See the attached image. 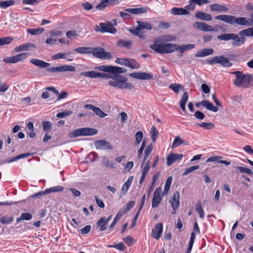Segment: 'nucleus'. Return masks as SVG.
<instances>
[{"instance_id": "nucleus-38", "label": "nucleus", "mask_w": 253, "mask_h": 253, "mask_svg": "<svg viewBox=\"0 0 253 253\" xmlns=\"http://www.w3.org/2000/svg\"><path fill=\"white\" fill-rule=\"evenodd\" d=\"M95 70H98L100 71H103L105 72H108L110 73H112L113 72V66H106V65H101L94 67Z\"/></svg>"}, {"instance_id": "nucleus-53", "label": "nucleus", "mask_w": 253, "mask_h": 253, "mask_svg": "<svg viewBox=\"0 0 253 253\" xmlns=\"http://www.w3.org/2000/svg\"><path fill=\"white\" fill-rule=\"evenodd\" d=\"M113 72L114 75H117L118 73H123L127 71L126 69L123 67H119L113 66Z\"/></svg>"}, {"instance_id": "nucleus-42", "label": "nucleus", "mask_w": 253, "mask_h": 253, "mask_svg": "<svg viewBox=\"0 0 253 253\" xmlns=\"http://www.w3.org/2000/svg\"><path fill=\"white\" fill-rule=\"evenodd\" d=\"M63 190L64 187L63 186L58 185L46 189L45 190V193L49 194L52 192H62Z\"/></svg>"}, {"instance_id": "nucleus-29", "label": "nucleus", "mask_w": 253, "mask_h": 253, "mask_svg": "<svg viewBox=\"0 0 253 253\" xmlns=\"http://www.w3.org/2000/svg\"><path fill=\"white\" fill-rule=\"evenodd\" d=\"M195 16L201 20L210 21L212 19V17L210 14L201 11L197 12L195 14Z\"/></svg>"}, {"instance_id": "nucleus-1", "label": "nucleus", "mask_w": 253, "mask_h": 253, "mask_svg": "<svg viewBox=\"0 0 253 253\" xmlns=\"http://www.w3.org/2000/svg\"><path fill=\"white\" fill-rule=\"evenodd\" d=\"M214 18L231 25L237 24L240 26H250L252 25L251 19L247 17H236L230 15H220L215 16Z\"/></svg>"}, {"instance_id": "nucleus-30", "label": "nucleus", "mask_w": 253, "mask_h": 253, "mask_svg": "<svg viewBox=\"0 0 253 253\" xmlns=\"http://www.w3.org/2000/svg\"><path fill=\"white\" fill-rule=\"evenodd\" d=\"M132 42L129 40H120L117 42V45L121 47L129 48L132 44Z\"/></svg>"}, {"instance_id": "nucleus-61", "label": "nucleus", "mask_w": 253, "mask_h": 253, "mask_svg": "<svg viewBox=\"0 0 253 253\" xmlns=\"http://www.w3.org/2000/svg\"><path fill=\"white\" fill-rule=\"evenodd\" d=\"M94 112L98 116H99L101 118H104L106 116H107V114L105 113H104L101 111L100 108L98 107H95V109L94 110Z\"/></svg>"}, {"instance_id": "nucleus-28", "label": "nucleus", "mask_w": 253, "mask_h": 253, "mask_svg": "<svg viewBox=\"0 0 253 253\" xmlns=\"http://www.w3.org/2000/svg\"><path fill=\"white\" fill-rule=\"evenodd\" d=\"M136 23L138 25L137 28H139L140 30L146 29L148 30H151L153 29V26L149 22H142L141 21L137 20L136 21Z\"/></svg>"}, {"instance_id": "nucleus-40", "label": "nucleus", "mask_w": 253, "mask_h": 253, "mask_svg": "<svg viewBox=\"0 0 253 253\" xmlns=\"http://www.w3.org/2000/svg\"><path fill=\"white\" fill-rule=\"evenodd\" d=\"M150 133L152 137V140L153 142L155 143L159 135L158 130L156 129L155 126H153L151 128Z\"/></svg>"}, {"instance_id": "nucleus-57", "label": "nucleus", "mask_w": 253, "mask_h": 253, "mask_svg": "<svg viewBox=\"0 0 253 253\" xmlns=\"http://www.w3.org/2000/svg\"><path fill=\"white\" fill-rule=\"evenodd\" d=\"M109 247H110V248H115L116 249H118L120 251H124L126 248L125 246V245L124 244V243H119L117 244H116V245H111V246H109Z\"/></svg>"}, {"instance_id": "nucleus-58", "label": "nucleus", "mask_w": 253, "mask_h": 253, "mask_svg": "<svg viewBox=\"0 0 253 253\" xmlns=\"http://www.w3.org/2000/svg\"><path fill=\"white\" fill-rule=\"evenodd\" d=\"M199 167H200L199 165H195V166L191 167L186 169L185 171L183 172V173L182 174L183 176L186 175L190 172H191L195 170L199 169Z\"/></svg>"}, {"instance_id": "nucleus-24", "label": "nucleus", "mask_w": 253, "mask_h": 253, "mask_svg": "<svg viewBox=\"0 0 253 253\" xmlns=\"http://www.w3.org/2000/svg\"><path fill=\"white\" fill-rule=\"evenodd\" d=\"M133 179V176H130L128 177L127 181L123 184L121 189V194L122 196L125 195L127 193L132 183Z\"/></svg>"}, {"instance_id": "nucleus-11", "label": "nucleus", "mask_w": 253, "mask_h": 253, "mask_svg": "<svg viewBox=\"0 0 253 253\" xmlns=\"http://www.w3.org/2000/svg\"><path fill=\"white\" fill-rule=\"evenodd\" d=\"M129 75L131 78L141 80H150L153 78L151 73L146 72H134L129 74Z\"/></svg>"}, {"instance_id": "nucleus-63", "label": "nucleus", "mask_w": 253, "mask_h": 253, "mask_svg": "<svg viewBox=\"0 0 253 253\" xmlns=\"http://www.w3.org/2000/svg\"><path fill=\"white\" fill-rule=\"evenodd\" d=\"M27 53H22L15 55L17 62L22 61L27 57Z\"/></svg>"}, {"instance_id": "nucleus-51", "label": "nucleus", "mask_w": 253, "mask_h": 253, "mask_svg": "<svg viewBox=\"0 0 253 253\" xmlns=\"http://www.w3.org/2000/svg\"><path fill=\"white\" fill-rule=\"evenodd\" d=\"M239 170L240 172L247 173L250 175L253 174L252 170L247 168L238 166L235 168Z\"/></svg>"}, {"instance_id": "nucleus-36", "label": "nucleus", "mask_w": 253, "mask_h": 253, "mask_svg": "<svg viewBox=\"0 0 253 253\" xmlns=\"http://www.w3.org/2000/svg\"><path fill=\"white\" fill-rule=\"evenodd\" d=\"M31 155H32V154L31 153L22 154L18 155L17 156L14 157L11 159H9L5 160L4 163H11V162H13L14 161H17V160L21 159H23L25 158L28 157Z\"/></svg>"}, {"instance_id": "nucleus-59", "label": "nucleus", "mask_w": 253, "mask_h": 253, "mask_svg": "<svg viewBox=\"0 0 253 253\" xmlns=\"http://www.w3.org/2000/svg\"><path fill=\"white\" fill-rule=\"evenodd\" d=\"M196 3L195 0H190L189 3L185 7V9L187 10H194L196 7Z\"/></svg>"}, {"instance_id": "nucleus-4", "label": "nucleus", "mask_w": 253, "mask_h": 253, "mask_svg": "<svg viewBox=\"0 0 253 253\" xmlns=\"http://www.w3.org/2000/svg\"><path fill=\"white\" fill-rule=\"evenodd\" d=\"M176 44L169 43L165 44H154L150 45L151 49L160 53H169L175 51Z\"/></svg>"}, {"instance_id": "nucleus-20", "label": "nucleus", "mask_w": 253, "mask_h": 253, "mask_svg": "<svg viewBox=\"0 0 253 253\" xmlns=\"http://www.w3.org/2000/svg\"><path fill=\"white\" fill-rule=\"evenodd\" d=\"M35 47L36 46L34 44L28 42L15 47L14 50L17 52H20L22 51L28 50Z\"/></svg>"}, {"instance_id": "nucleus-43", "label": "nucleus", "mask_w": 253, "mask_h": 253, "mask_svg": "<svg viewBox=\"0 0 253 253\" xmlns=\"http://www.w3.org/2000/svg\"><path fill=\"white\" fill-rule=\"evenodd\" d=\"M169 87L176 93H178L180 90H184L182 85L176 83L170 84Z\"/></svg>"}, {"instance_id": "nucleus-9", "label": "nucleus", "mask_w": 253, "mask_h": 253, "mask_svg": "<svg viewBox=\"0 0 253 253\" xmlns=\"http://www.w3.org/2000/svg\"><path fill=\"white\" fill-rule=\"evenodd\" d=\"M208 63L210 65L218 63L224 67H230L232 65L228 59L224 57L223 56H214L209 60Z\"/></svg>"}, {"instance_id": "nucleus-44", "label": "nucleus", "mask_w": 253, "mask_h": 253, "mask_svg": "<svg viewBox=\"0 0 253 253\" xmlns=\"http://www.w3.org/2000/svg\"><path fill=\"white\" fill-rule=\"evenodd\" d=\"M91 47H80L74 49V51L83 54H90Z\"/></svg>"}, {"instance_id": "nucleus-23", "label": "nucleus", "mask_w": 253, "mask_h": 253, "mask_svg": "<svg viewBox=\"0 0 253 253\" xmlns=\"http://www.w3.org/2000/svg\"><path fill=\"white\" fill-rule=\"evenodd\" d=\"M171 14L173 15H187L189 13L188 10L183 8L173 7L170 11Z\"/></svg>"}, {"instance_id": "nucleus-5", "label": "nucleus", "mask_w": 253, "mask_h": 253, "mask_svg": "<svg viewBox=\"0 0 253 253\" xmlns=\"http://www.w3.org/2000/svg\"><path fill=\"white\" fill-rule=\"evenodd\" d=\"M217 38L218 40L225 41L232 40L234 41L232 42V44L234 46H240L243 44L246 41L245 37L240 38L237 34H223L218 36Z\"/></svg>"}, {"instance_id": "nucleus-7", "label": "nucleus", "mask_w": 253, "mask_h": 253, "mask_svg": "<svg viewBox=\"0 0 253 253\" xmlns=\"http://www.w3.org/2000/svg\"><path fill=\"white\" fill-rule=\"evenodd\" d=\"M149 9V8L147 7H142L139 8H126L125 9V11L126 12H124L122 11H120L119 14L121 17L123 18H126L127 16L129 15L127 13H130L133 14H140L142 13H144L146 12Z\"/></svg>"}, {"instance_id": "nucleus-37", "label": "nucleus", "mask_w": 253, "mask_h": 253, "mask_svg": "<svg viewBox=\"0 0 253 253\" xmlns=\"http://www.w3.org/2000/svg\"><path fill=\"white\" fill-rule=\"evenodd\" d=\"M98 73L94 71H84L80 73V75L85 77H89L90 78H98Z\"/></svg>"}, {"instance_id": "nucleus-25", "label": "nucleus", "mask_w": 253, "mask_h": 253, "mask_svg": "<svg viewBox=\"0 0 253 253\" xmlns=\"http://www.w3.org/2000/svg\"><path fill=\"white\" fill-rule=\"evenodd\" d=\"M30 62L32 64L42 68H47L50 65V64L48 63L45 62L40 59L35 58L31 59Z\"/></svg>"}, {"instance_id": "nucleus-64", "label": "nucleus", "mask_w": 253, "mask_h": 253, "mask_svg": "<svg viewBox=\"0 0 253 253\" xmlns=\"http://www.w3.org/2000/svg\"><path fill=\"white\" fill-rule=\"evenodd\" d=\"M128 61V58H117L116 62L120 65L126 66Z\"/></svg>"}, {"instance_id": "nucleus-16", "label": "nucleus", "mask_w": 253, "mask_h": 253, "mask_svg": "<svg viewBox=\"0 0 253 253\" xmlns=\"http://www.w3.org/2000/svg\"><path fill=\"white\" fill-rule=\"evenodd\" d=\"M94 145L96 148L99 150H111L112 148L110 143L104 140L95 141Z\"/></svg>"}, {"instance_id": "nucleus-31", "label": "nucleus", "mask_w": 253, "mask_h": 253, "mask_svg": "<svg viewBox=\"0 0 253 253\" xmlns=\"http://www.w3.org/2000/svg\"><path fill=\"white\" fill-rule=\"evenodd\" d=\"M189 95L188 92H185L181 98V99L180 101V107L182 110L184 112L186 110V104L188 100Z\"/></svg>"}, {"instance_id": "nucleus-33", "label": "nucleus", "mask_w": 253, "mask_h": 253, "mask_svg": "<svg viewBox=\"0 0 253 253\" xmlns=\"http://www.w3.org/2000/svg\"><path fill=\"white\" fill-rule=\"evenodd\" d=\"M150 169V162L148 161L146 164L145 166L143 168L142 170V174L139 181V183L141 184L144 180L145 177L148 173Z\"/></svg>"}, {"instance_id": "nucleus-34", "label": "nucleus", "mask_w": 253, "mask_h": 253, "mask_svg": "<svg viewBox=\"0 0 253 253\" xmlns=\"http://www.w3.org/2000/svg\"><path fill=\"white\" fill-rule=\"evenodd\" d=\"M239 35L241 36V37H253V26L240 31Z\"/></svg>"}, {"instance_id": "nucleus-49", "label": "nucleus", "mask_w": 253, "mask_h": 253, "mask_svg": "<svg viewBox=\"0 0 253 253\" xmlns=\"http://www.w3.org/2000/svg\"><path fill=\"white\" fill-rule=\"evenodd\" d=\"M196 125L207 129H211L214 127V124L212 123H197Z\"/></svg>"}, {"instance_id": "nucleus-10", "label": "nucleus", "mask_w": 253, "mask_h": 253, "mask_svg": "<svg viewBox=\"0 0 253 253\" xmlns=\"http://www.w3.org/2000/svg\"><path fill=\"white\" fill-rule=\"evenodd\" d=\"M75 67L71 65H62L57 67H49L47 69V71L49 72H74L75 71Z\"/></svg>"}, {"instance_id": "nucleus-3", "label": "nucleus", "mask_w": 253, "mask_h": 253, "mask_svg": "<svg viewBox=\"0 0 253 253\" xmlns=\"http://www.w3.org/2000/svg\"><path fill=\"white\" fill-rule=\"evenodd\" d=\"M112 80L108 82V84L114 87L121 89H131V84L127 83L126 77L120 75H113Z\"/></svg>"}, {"instance_id": "nucleus-6", "label": "nucleus", "mask_w": 253, "mask_h": 253, "mask_svg": "<svg viewBox=\"0 0 253 253\" xmlns=\"http://www.w3.org/2000/svg\"><path fill=\"white\" fill-rule=\"evenodd\" d=\"M97 130L89 127H84L75 129L69 133L71 138L80 136H90L97 134Z\"/></svg>"}, {"instance_id": "nucleus-13", "label": "nucleus", "mask_w": 253, "mask_h": 253, "mask_svg": "<svg viewBox=\"0 0 253 253\" xmlns=\"http://www.w3.org/2000/svg\"><path fill=\"white\" fill-rule=\"evenodd\" d=\"M119 3V0H101L100 3L97 5L96 8L99 10H102L107 6L116 5Z\"/></svg>"}, {"instance_id": "nucleus-19", "label": "nucleus", "mask_w": 253, "mask_h": 253, "mask_svg": "<svg viewBox=\"0 0 253 253\" xmlns=\"http://www.w3.org/2000/svg\"><path fill=\"white\" fill-rule=\"evenodd\" d=\"M183 157V154L170 153L167 158V164L170 166L176 161L181 160Z\"/></svg>"}, {"instance_id": "nucleus-52", "label": "nucleus", "mask_w": 253, "mask_h": 253, "mask_svg": "<svg viewBox=\"0 0 253 253\" xmlns=\"http://www.w3.org/2000/svg\"><path fill=\"white\" fill-rule=\"evenodd\" d=\"M145 198H146V195H145V194H144L142 196V197L141 198V203H140V205L139 208V209H138L136 214H135V215L134 216V220H137V218L138 217L139 213H140L141 210H142V209L143 208V207L144 204L145 203Z\"/></svg>"}, {"instance_id": "nucleus-39", "label": "nucleus", "mask_w": 253, "mask_h": 253, "mask_svg": "<svg viewBox=\"0 0 253 253\" xmlns=\"http://www.w3.org/2000/svg\"><path fill=\"white\" fill-rule=\"evenodd\" d=\"M187 142H185L182 140L179 136H176L174 139V141L172 144L171 148H175L182 144H187Z\"/></svg>"}, {"instance_id": "nucleus-50", "label": "nucleus", "mask_w": 253, "mask_h": 253, "mask_svg": "<svg viewBox=\"0 0 253 253\" xmlns=\"http://www.w3.org/2000/svg\"><path fill=\"white\" fill-rule=\"evenodd\" d=\"M195 210L197 212L199 213L201 218L204 217V210L202 208V205L200 203H197L195 205Z\"/></svg>"}, {"instance_id": "nucleus-2", "label": "nucleus", "mask_w": 253, "mask_h": 253, "mask_svg": "<svg viewBox=\"0 0 253 253\" xmlns=\"http://www.w3.org/2000/svg\"><path fill=\"white\" fill-rule=\"evenodd\" d=\"M235 76L233 81L234 84L238 87L249 88L253 85V75L251 74H244L240 71L233 72Z\"/></svg>"}, {"instance_id": "nucleus-14", "label": "nucleus", "mask_w": 253, "mask_h": 253, "mask_svg": "<svg viewBox=\"0 0 253 253\" xmlns=\"http://www.w3.org/2000/svg\"><path fill=\"white\" fill-rule=\"evenodd\" d=\"M161 188H157L155 190L152 202V207L153 208H157L162 201V197L161 196Z\"/></svg>"}, {"instance_id": "nucleus-26", "label": "nucleus", "mask_w": 253, "mask_h": 253, "mask_svg": "<svg viewBox=\"0 0 253 253\" xmlns=\"http://www.w3.org/2000/svg\"><path fill=\"white\" fill-rule=\"evenodd\" d=\"M210 9L212 11L224 12L228 10V8L226 6L218 3L211 4Z\"/></svg>"}, {"instance_id": "nucleus-55", "label": "nucleus", "mask_w": 253, "mask_h": 253, "mask_svg": "<svg viewBox=\"0 0 253 253\" xmlns=\"http://www.w3.org/2000/svg\"><path fill=\"white\" fill-rule=\"evenodd\" d=\"M143 137V134L142 131H138L136 133L135 135L136 145L139 144L140 143Z\"/></svg>"}, {"instance_id": "nucleus-62", "label": "nucleus", "mask_w": 253, "mask_h": 253, "mask_svg": "<svg viewBox=\"0 0 253 253\" xmlns=\"http://www.w3.org/2000/svg\"><path fill=\"white\" fill-rule=\"evenodd\" d=\"M51 123L49 121L43 122L42 123V128L44 131L49 130L51 129Z\"/></svg>"}, {"instance_id": "nucleus-41", "label": "nucleus", "mask_w": 253, "mask_h": 253, "mask_svg": "<svg viewBox=\"0 0 253 253\" xmlns=\"http://www.w3.org/2000/svg\"><path fill=\"white\" fill-rule=\"evenodd\" d=\"M13 219L14 218L13 216H8L5 215L2 216L0 218V222L2 224H8L13 222Z\"/></svg>"}, {"instance_id": "nucleus-60", "label": "nucleus", "mask_w": 253, "mask_h": 253, "mask_svg": "<svg viewBox=\"0 0 253 253\" xmlns=\"http://www.w3.org/2000/svg\"><path fill=\"white\" fill-rule=\"evenodd\" d=\"M67 54L66 53H62L61 52L57 53L55 54L52 56V59L53 60H57L58 59H65L66 58V55Z\"/></svg>"}, {"instance_id": "nucleus-48", "label": "nucleus", "mask_w": 253, "mask_h": 253, "mask_svg": "<svg viewBox=\"0 0 253 253\" xmlns=\"http://www.w3.org/2000/svg\"><path fill=\"white\" fill-rule=\"evenodd\" d=\"M15 1L13 0L0 1V7L2 8H5L13 5Z\"/></svg>"}, {"instance_id": "nucleus-47", "label": "nucleus", "mask_w": 253, "mask_h": 253, "mask_svg": "<svg viewBox=\"0 0 253 253\" xmlns=\"http://www.w3.org/2000/svg\"><path fill=\"white\" fill-rule=\"evenodd\" d=\"M44 31L43 28H40L37 29H28L27 30V32L28 34L36 35L42 34Z\"/></svg>"}, {"instance_id": "nucleus-15", "label": "nucleus", "mask_w": 253, "mask_h": 253, "mask_svg": "<svg viewBox=\"0 0 253 253\" xmlns=\"http://www.w3.org/2000/svg\"><path fill=\"white\" fill-rule=\"evenodd\" d=\"M99 31L101 32H108L112 34H115L117 32V29L110 23H101L99 24Z\"/></svg>"}, {"instance_id": "nucleus-32", "label": "nucleus", "mask_w": 253, "mask_h": 253, "mask_svg": "<svg viewBox=\"0 0 253 253\" xmlns=\"http://www.w3.org/2000/svg\"><path fill=\"white\" fill-rule=\"evenodd\" d=\"M141 30L136 27L134 29H129V31L132 34L135 35L139 37L141 40H144L146 38V36L144 33L140 31Z\"/></svg>"}, {"instance_id": "nucleus-56", "label": "nucleus", "mask_w": 253, "mask_h": 253, "mask_svg": "<svg viewBox=\"0 0 253 253\" xmlns=\"http://www.w3.org/2000/svg\"><path fill=\"white\" fill-rule=\"evenodd\" d=\"M73 114V111L72 110H67L64 112H60L57 113L56 115V117L59 118H64L66 116H70Z\"/></svg>"}, {"instance_id": "nucleus-27", "label": "nucleus", "mask_w": 253, "mask_h": 253, "mask_svg": "<svg viewBox=\"0 0 253 253\" xmlns=\"http://www.w3.org/2000/svg\"><path fill=\"white\" fill-rule=\"evenodd\" d=\"M222 159V157L221 156H214V157H210L209 158H208L207 161H206V162H216L218 163H220V164H224V165H229L230 164V162L229 161H225V160H221V159Z\"/></svg>"}, {"instance_id": "nucleus-12", "label": "nucleus", "mask_w": 253, "mask_h": 253, "mask_svg": "<svg viewBox=\"0 0 253 253\" xmlns=\"http://www.w3.org/2000/svg\"><path fill=\"white\" fill-rule=\"evenodd\" d=\"M193 27L195 29L204 32H212L215 31V29L212 26L204 22H196L193 23Z\"/></svg>"}, {"instance_id": "nucleus-46", "label": "nucleus", "mask_w": 253, "mask_h": 253, "mask_svg": "<svg viewBox=\"0 0 253 253\" xmlns=\"http://www.w3.org/2000/svg\"><path fill=\"white\" fill-rule=\"evenodd\" d=\"M176 37L170 36V35H165L160 37L159 38L158 42H169L174 41L176 39Z\"/></svg>"}, {"instance_id": "nucleus-21", "label": "nucleus", "mask_w": 253, "mask_h": 253, "mask_svg": "<svg viewBox=\"0 0 253 253\" xmlns=\"http://www.w3.org/2000/svg\"><path fill=\"white\" fill-rule=\"evenodd\" d=\"M173 210L175 211L179 205V194L178 191L174 192L173 198L170 201Z\"/></svg>"}, {"instance_id": "nucleus-35", "label": "nucleus", "mask_w": 253, "mask_h": 253, "mask_svg": "<svg viewBox=\"0 0 253 253\" xmlns=\"http://www.w3.org/2000/svg\"><path fill=\"white\" fill-rule=\"evenodd\" d=\"M126 66L132 69H136L139 68L140 65L135 60L133 59L128 58V61Z\"/></svg>"}, {"instance_id": "nucleus-22", "label": "nucleus", "mask_w": 253, "mask_h": 253, "mask_svg": "<svg viewBox=\"0 0 253 253\" xmlns=\"http://www.w3.org/2000/svg\"><path fill=\"white\" fill-rule=\"evenodd\" d=\"M214 50L212 48H204L200 51H198L195 54L196 57H203L213 53Z\"/></svg>"}, {"instance_id": "nucleus-17", "label": "nucleus", "mask_w": 253, "mask_h": 253, "mask_svg": "<svg viewBox=\"0 0 253 253\" xmlns=\"http://www.w3.org/2000/svg\"><path fill=\"white\" fill-rule=\"evenodd\" d=\"M163 232V224L157 223L154 228L152 231V237L156 240H158L162 236Z\"/></svg>"}, {"instance_id": "nucleus-18", "label": "nucleus", "mask_w": 253, "mask_h": 253, "mask_svg": "<svg viewBox=\"0 0 253 253\" xmlns=\"http://www.w3.org/2000/svg\"><path fill=\"white\" fill-rule=\"evenodd\" d=\"M200 105L205 107L207 110L213 112H217L219 110L217 107L214 106L212 103L207 100H203L201 102L196 104L197 107H199Z\"/></svg>"}, {"instance_id": "nucleus-54", "label": "nucleus", "mask_w": 253, "mask_h": 253, "mask_svg": "<svg viewBox=\"0 0 253 253\" xmlns=\"http://www.w3.org/2000/svg\"><path fill=\"white\" fill-rule=\"evenodd\" d=\"M12 41L13 38L11 37H4L0 38V46L9 44Z\"/></svg>"}, {"instance_id": "nucleus-45", "label": "nucleus", "mask_w": 253, "mask_h": 253, "mask_svg": "<svg viewBox=\"0 0 253 253\" xmlns=\"http://www.w3.org/2000/svg\"><path fill=\"white\" fill-rule=\"evenodd\" d=\"M108 223L105 221V217L101 218L97 222V226L99 227L101 231L105 230L106 229V225Z\"/></svg>"}, {"instance_id": "nucleus-8", "label": "nucleus", "mask_w": 253, "mask_h": 253, "mask_svg": "<svg viewBox=\"0 0 253 253\" xmlns=\"http://www.w3.org/2000/svg\"><path fill=\"white\" fill-rule=\"evenodd\" d=\"M91 49L90 53L97 58L108 59L111 57L110 53L105 52L102 47H91Z\"/></svg>"}]
</instances>
